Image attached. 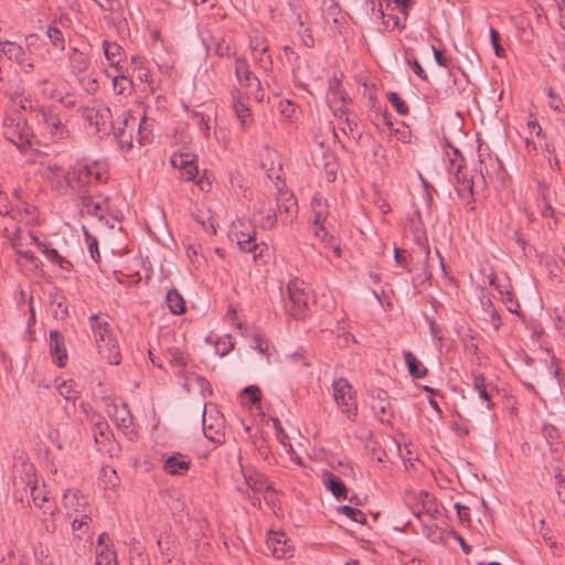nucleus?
Listing matches in <instances>:
<instances>
[{
    "mask_svg": "<svg viewBox=\"0 0 565 565\" xmlns=\"http://www.w3.org/2000/svg\"><path fill=\"white\" fill-rule=\"evenodd\" d=\"M65 520L71 523L74 540L89 542L94 532L92 529L94 508L88 499L78 490L67 489L62 498Z\"/></svg>",
    "mask_w": 565,
    "mask_h": 565,
    "instance_id": "1",
    "label": "nucleus"
},
{
    "mask_svg": "<svg viewBox=\"0 0 565 565\" xmlns=\"http://www.w3.org/2000/svg\"><path fill=\"white\" fill-rule=\"evenodd\" d=\"M151 122L146 117L137 118L129 111H125L114 122V136L122 152L128 153L136 141L140 147L151 141Z\"/></svg>",
    "mask_w": 565,
    "mask_h": 565,
    "instance_id": "2",
    "label": "nucleus"
},
{
    "mask_svg": "<svg viewBox=\"0 0 565 565\" xmlns=\"http://www.w3.org/2000/svg\"><path fill=\"white\" fill-rule=\"evenodd\" d=\"M89 324L100 359L110 365H118L121 361V353L118 342L113 335L108 316L93 315L89 318Z\"/></svg>",
    "mask_w": 565,
    "mask_h": 565,
    "instance_id": "3",
    "label": "nucleus"
},
{
    "mask_svg": "<svg viewBox=\"0 0 565 565\" xmlns=\"http://www.w3.org/2000/svg\"><path fill=\"white\" fill-rule=\"evenodd\" d=\"M106 180L105 169L98 163L86 164L78 162L72 170V190L82 191L86 186L104 182Z\"/></svg>",
    "mask_w": 565,
    "mask_h": 565,
    "instance_id": "4",
    "label": "nucleus"
},
{
    "mask_svg": "<svg viewBox=\"0 0 565 565\" xmlns=\"http://www.w3.org/2000/svg\"><path fill=\"white\" fill-rule=\"evenodd\" d=\"M332 390L333 397L342 413L353 420L358 415V403L352 385L347 379L340 377L333 381Z\"/></svg>",
    "mask_w": 565,
    "mask_h": 565,
    "instance_id": "5",
    "label": "nucleus"
},
{
    "mask_svg": "<svg viewBox=\"0 0 565 565\" xmlns=\"http://www.w3.org/2000/svg\"><path fill=\"white\" fill-rule=\"evenodd\" d=\"M4 137L19 148L30 145V128L20 115H9L3 119Z\"/></svg>",
    "mask_w": 565,
    "mask_h": 565,
    "instance_id": "6",
    "label": "nucleus"
},
{
    "mask_svg": "<svg viewBox=\"0 0 565 565\" xmlns=\"http://www.w3.org/2000/svg\"><path fill=\"white\" fill-rule=\"evenodd\" d=\"M289 301L286 303L287 312L300 319L308 307L310 295L305 290V282L300 279L289 281L287 286Z\"/></svg>",
    "mask_w": 565,
    "mask_h": 565,
    "instance_id": "7",
    "label": "nucleus"
},
{
    "mask_svg": "<svg viewBox=\"0 0 565 565\" xmlns=\"http://www.w3.org/2000/svg\"><path fill=\"white\" fill-rule=\"evenodd\" d=\"M244 224L243 222L234 223L233 228L230 233V237L232 242H236L239 249L246 253H253L254 262H258L263 258L264 248L255 242V231L254 228L243 231Z\"/></svg>",
    "mask_w": 565,
    "mask_h": 565,
    "instance_id": "8",
    "label": "nucleus"
},
{
    "mask_svg": "<svg viewBox=\"0 0 565 565\" xmlns=\"http://www.w3.org/2000/svg\"><path fill=\"white\" fill-rule=\"evenodd\" d=\"M41 173L61 193H66L70 189L74 188L72 171H65L64 168L55 162L42 164Z\"/></svg>",
    "mask_w": 565,
    "mask_h": 565,
    "instance_id": "9",
    "label": "nucleus"
},
{
    "mask_svg": "<svg viewBox=\"0 0 565 565\" xmlns=\"http://www.w3.org/2000/svg\"><path fill=\"white\" fill-rule=\"evenodd\" d=\"M249 47L252 50L256 64L264 71L271 70L273 60L269 54V44L265 35L258 31L253 30L249 35Z\"/></svg>",
    "mask_w": 565,
    "mask_h": 565,
    "instance_id": "10",
    "label": "nucleus"
},
{
    "mask_svg": "<svg viewBox=\"0 0 565 565\" xmlns=\"http://www.w3.org/2000/svg\"><path fill=\"white\" fill-rule=\"evenodd\" d=\"M41 121L44 125L46 132L54 140H62L68 137V130L64 125L62 118L51 107H42L39 110Z\"/></svg>",
    "mask_w": 565,
    "mask_h": 565,
    "instance_id": "11",
    "label": "nucleus"
},
{
    "mask_svg": "<svg viewBox=\"0 0 565 565\" xmlns=\"http://www.w3.org/2000/svg\"><path fill=\"white\" fill-rule=\"evenodd\" d=\"M0 53L17 62L25 73H30L34 68L23 47L15 42L0 41Z\"/></svg>",
    "mask_w": 565,
    "mask_h": 565,
    "instance_id": "12",
    "label": "nucleus"
},
{
    "mask_svg": "<svg viewBox=\"0 0 565 565\" xmlns=\"http://www.w3.org/2000/svg\"><path fill=\"white\" fill-rule=\"evenodd\" d=\"M311 209L313 213V234L320 236L330 216L328 202L322 196L316 195L312 198Z\"/></svg>",
    "mask_w": 565,
    "mask_h": 565,
    "instance_id": "13",
    "label": "nucleus"
},
{
    "mask_svg": "<svg viewBox=\"0 0 565 565\" xmlns=\"http://www.w3.org/2000/svg\"><path fill=\"white\" fill-rule=\"evenodd\" d=\"M235 74L238 82L246 87H256V92L254 94V98L257 102H262L264 98V94L262 93L260 82L249 70L247 64L244 61H236Z\"/></svg>",
    "mask_w": 565,
    "mask_h": 565,
    "instance_id": "14",
    "label": "nucleus"
},
{
    "mask_svg": "<svg viewBox=\"0 0 565 565\" xmlns=\"http://www.w3.org/2000/svg\"><path fill=\"white\" fill-rule=\"evenodd\" d=\"M171 163L174 168L179 169L182 179H184L186 181L196 179V177L199 174V170H198L195 161L191 154H189V153L174 154L171 158Z\"/></svg>",
    "mask_w": 565,
    "mask_h": 565,
    "instance_id": "15",
    "label": "nucleus"
},
{
    "mask_svg": "<svg viewBox=\"0 0 565 565\" xmlns=\"http://www.w3.org/2000/svg\"><path fill=\"white\" fill-rule=\"evenodd\" d=\"M113 418L116 422L118 428L122 430L129 440L132 441L137 438V431L134 426L132 416L126 404H122L121 407L115 406Z\"/></svg>",
    "mask_w": 565,
    "mask_h": 565,
    "instance_id": "16",
    "label": "nucleus"
},
{
    "mask_svg": "<svg viewBox=\"0 0 565 565\" xmlns=\"http://www.w3.org/2000/svg\"><path fill=\"white\" fill-rule=\"evenodd\" d=\"M106 201L102 198H94L93 195H82V212L97 217L99 221L104 220L107 214Z\"/></svg>",
    "mask_w": 565,
    "mask_h": 565,
    "instance_id": "17",
    "label": "nucleus"
},
{
    "mask_svg": "<svg viewBox=\"0 0 565 565\" xmlns=\"http://www.w3.org/2000/svg\"><path fill=\"white\" fill-rule=\"evenodd\" d=\"M267 546L276 558L292 556L291 546L287 543L284 533L270 532L267 539Z\"/></svg>",
    "mask_w": 565,
    "mask_h": 565,
    "instance_id": "18",
    "label": "nucleus"
},
{
    "mask_svg": "<svg viewBox=\"0 0 565 565\" xmlns=\"http://www.w3.org/2000/svg\"><path fill=\"white\" fill-rule=\"evenodd\" d=\"M50 350L55 363L62 367L67 360V352L62 333L57 330L50 332Z\"/></svg>",
    "mask_w": 565,
    "mask_h": 565,
    "instance_id": "19",
    "label": "nucleus"
},
{
    "mask_svg": "<svg viewBox=\"0 0 565 565\" xmlns=\"http://www.w3.org/2000/svg\"><path fill=\"white\" fill-rule=\"evenodd\" d=\"M191 461L181 454L170 456L163 463V470L172 476L184 475L190 468Z\"/></svg>",
    "mask_w": 565,
    "mask_h": 565,
    "instance_id": "20",
    "label": "nucleus"
},
{
    "mask_svg": "<svg viewBox=\"0 0 565 565\" xmlns=\"http://www.w3.org/2000/svg\"><path fill=\"white\" fill-rule=\"evenodd\" d=\"M103 50L109 65L121 72L122 67L120 63L125 55L122 47L116 42L105 40L103 42Z\"/></svg>",
    "mask_w": 565,
    "mask_h": 565,
    "instance_id": "21",
    "label": "nucleus"
},
{
    "mask_svg": "<svg viewBox=\"0 0 565 565\" xmlns=\"http://www.w3.org/2000/svg\"><path fill=\"white\" fill-rule=\"evenodd\" d=\"M26 238L34 242V244L38 245L40 250L46 256L49 260L58 264V266L64 270H71L72 263L62 257L55 248H50L45 244H42L41 242H39L36 237L32 236L31 234H28Z\"/></svg>",
    "mask_w": 565,
    "mask_h": 565,
    "instance_id": "22",
    "label": "nucleus"
},
{
    "mask_svg": "<svg viewBox=\"0 0 565 565\" xmlns=\"http://www.w3.org/2000/svg\"><path fill=\"white\" fill-rule=\"evenodd\" d=\"M322 482L326 486L328 490L331 491V493L337 499L345 500L348 495V489L345 484L340 480L339 477L333 475L332 472L324 471L322 475Z\"/></svg>",
    "mask_w": 565,
    "mask_h": 565,
    "instance_id": "23",
    "label": "nucleus"
},
{
    "mask_svg": "<svg viewBox=\"0 0 565 565\" xmlns=\"http://www.w3.org/2000/svg\"><path fill=\"white\" fill-rule=\"evenodd\" d=\"M278 209L284 212L289 222H292L298 214V204L294 194L289 192H282L278 198Z\"/></svg>",
    "mask_w": 565,
    "mask_h": 565,
    "instance_id": "24",
    "label": "nucleus"
},
{
    "mask_svg": "<svg viewBox=\"0 0 565 565\" xmlns=\"http://www.w3.org/2000/svg\"><path fill=\"white\" fill-rule=\"evenodd\" d=\"M206 406H204L203 411V431L206 438L210 440L221 444L224 440V433H223V419L216 418L215 423L213 424H206Z\"/></svg>",
    "mask_w": 565,
    "mask_h": 565,
    "instance_id": "25",
    "label": "nucleus"
},
{
    "mask_svg": "<svg viewBox=\"0 0 565 565\" xmlns=\"http://www.w3.org/2000/svg\"><path fill=\"white\" fill-rule=\"evenodd\" d=\"M403 356L407 370L414 379L426 376L427 367L411 351H405Z\"/></svg>",
    "mask_w": 565,
    "mask_h": 565,
    "instance_id": "26",
    "label": "nucleus"
},
{
    "mask_svg": "<svg viewBox=\"0 0 565 565\" xmlns=\"http://www.w3.org/2000/svg\"><path fill=\"white\" fill-rule=\"evenodd\" d=\"M367 6L370 7L373 13H377L379 17L383 19V24L387 29H404L405 24L401 21L399 17L394 14H385L382 9V4L380 8H376L375 0H367Z\"/></svg>",
    "mask_w": 565,
    "mask_h": 565,
    "instance_id": "27",
    "label": "nucleus"
},
{
    "mask_svg": "<svg viewBox=\"0 0 565 565\" xmlns=\"http://www.w3.org/2000/svg\"><path fill=\"white\" fill-rule=\"evenodd\" d=\"M473 388L478 392L480 398L490 403L494 387L491 383L486 382V377L482 374L475 373L472 375Z\"/></svg>",
    "mask_w": 565,
    "mask_h": 565,
    "instance_id": "28",
    "label": "nucleus"
},
{
    "mask_svg": "<svg viewBox=\"0 0 565 565\" xmlns=\"http://www.w3.org/2000/svg\"><path fill=\"white\" fill-rule=\"evenodd\" d=\"M383 398L379 401H373L372 403V411L374 415L382 422V423H390L391 422V407L390 402L387 401V393H382Z\"/></svg>",
    "mask_w": 565,
    "mask_h": 565,
    "instance_id": "29",
    "label": "nucleus"
},
{
    "mask_svg": "<svg viewBox=\"0 0 565 565\" xmlns=\"http://www.w3.org/2000/svg\"><path fill=\"white\" fill-rule=\"evenodd\" d=\"M166 302L173 315H181L185 311L184 299L177 289H171L167 292Z\"/></svg>",
    "mask_w": 565,
    "mask_h": 565,
    "instance_id": "30",
    "label": "nucleus"
},
{
    "mask_svg": "<svg viewBox=\"0 0 565 565\" xmlns=\"http://www.w3.org/2000/svg\"><path fill=\"white\" fill-rule=\"evenodd\" d=\"M70 63L72 72L76 75L86 72L89 65V61L86 55L77 49H73V52L70 54Z\"/></svg>",
    "mask_w": 565,
    "mask_h": 565,
    "instance_id": "31",
    "label": "nucleus"
},
{
    "mask_svg": "<svg viewBox=\"0 0 565 565\" xmlns=\"http://www.w3.org/2000/svg\"><path fill=\"white\" fill-rule=\"evenodd\" d=\"M191 120L199 128L202 136L205 139H209L210 131H211V121H212L211 115H206L201 111H192Z\"/></svg>",
    "mask_w": 565,
    "mask_h": 565,
    "instance_id": "32",
    "label": "nucleus"
},
{
    "mask_svg": "<svg viewBox=\"0 0 565 565\" xmlns=\"http://www.w3.org/2000/svg\"><path fill=\"white\" fill-rule=\"evenodd\" d=\"M233 108L243 128H248L253 121L250 109L241 99L234 97Z\"/></svg>",
    "mask_w": 565,
    "mask_h": 565,
    "instance_id": "33",
    "label": "nucleus"
},
{
    "mask_svg": "<svg viewBox=\"0 0 565 565\" xmlns=\"http://www.w3.org/2000/svg\"><path fill=\"white\" fill-rule=\"evenodd\" d=\"M455 188L458 195L462 199L471 196L473 190V181L469 178H466L465 175H461L460 173H455Z\"/></svg>",
    "mask_w": 565,
    "mask_h": 565,
    "instance_id": "34",
    "label": "nucleus"
},
{
    "mask_svg": "<svg viewBox=\"0 0 565 565\" xmlns=\"http://www.w3.org/2000/svg\"><path fill=\"white\" fill-rule=\"evenodd\" d=\"M58 394L68 402H75L79 397V391L76 388L74 381L68 380L62 382L57 386Z\"/></svg>",
    "mask_w": 565,
    "mask_h": 565,
    "instance_id": "35",
    "label": "nucleus"
},
{
    "mask_svg": "<svg viewBox=\"0 0 565 565\" xmlns=\"http://www.w3.org/2000/svg\"><path fill=\"white\" fill-rule=\"evenodd\" d=\"M30 486V495L32 498V501L36 508H43L42 503H49V492L44 490V488H40L36 484H31V481H29Z\"/></svg>",
    "mask_w": 565,
    "mask_h": 565,
    "instance_id": "36",
    "label": "nucleus"
},
{
    "mask_svg": "<svg viewBox=\"0 0 565 565\" xmlns=\"http://www.w3.org/2000/svg\"><path fill=\"white\" fill-rule=\"evenodd\" d=\"M96 565H117V558L110 548L96 550Z\"/></svg>",
    "mask_w": 565,
    "mask_h": 565,
    "instance_id": "37",
    "label": "nucleus"
},
{
    "mask_svg": "<svg viewBox=\"0 0 565 565\" xmlns=\"http://www.w3.org/2000/svg\"><path fill=\"white\" fill-rule=\"evenodd\" d=\"M326 247L332 249V253L335 257L340 258L342 255V249L340 245L337 243V239L333 235H330L327 232V227H324L323 232H321L320 236H318Z\"/></svg>",
    "mask_w": 565,
    "mask_h": 565,
    "instance_id": "38",
    "label": "nucleus"
},
{
    "mask_svg": "<svg viewBox=\"0 0 565 565\" xmlns=\"http://www.w3.org/2000/svg\"><path fill=\"white\" fill-rule=\"evenodd\" d=\"M338 511H339V513L348 516L352 521H355V522H359V523H364L365 522L364 513L361 510L356 509V508H353V507H350V505H341V507L338 508Z\"/></svg>",
    "mask_w": 565,
    "mask_h": 565,
    "instance_id": "39",
    "label": "nucleus"
},
{
    "mask_svg": "<svg viewBox=\"0 0 565 565\" xmlns=\"http://www.w3.org/2000/svg\"><path fill=\"white\" fill-rule=\"evenodd\" d=\"M298 23H299L298 34L301 38L303 45L307 47H313L315 46V38L311 33V29L309 26L305 25L300 15H298Z\"/></svg>",
    "mask_w": 565,
    "mask_h": 565,
    "instance_id": "40",
    "label": "nucleus"
},
{
    "mask_svg": "<svg viewBox=\"0 0 565 565\" xmlns=\"http://www.w3.org/2000/svg\"><path fill=\"white\" fill-rule=\"evenodd\" d=\"M46 34H47V38L50 39V41L52 42V44L56 49L64 51L65 40H64V35L60 29H57L56 26H49Z\"/></svg>",
    "mask_w": 565,
    "mask_h": 565,
    "instance_id": "41",
    "label": "nucleus"
},
{
    "mask_svg": "<svg viewBox=\"0 0 565 565\" xmlns=\"http://www.w3.org/2000/svg\"><path fill=\"white\" fill-rule=\"evenodd\" d=\"M130 81L125 75H116L113 78V88L117 95H124L130 90Z\"/></svg>",
    "mask_w": 565,
    "mask_h": 565,
    "instance_id": "42",
    "label": "nucleus"
},
{
    "mask_svg": "<svg viewBox=\"0 0 565 565\" xmlns=\"http://www.w3.org/2000/svg\"><path fill=\"white\" fill-rule=\"evenodd\" d=\"M21 232L20 230H17L14 233V236L11 238L12 245L15 248L17 253L23 256L24 258L29 259L30 262H33L35 259L34 255L30 250H24L22 248V237L20 236Z\"/></svg>",
    "mask_w": 565,
    "mask_h": 565,
    "instance_id": "43",
    "label": "nucleus"
},
{
    "mask_svg": "<svg viewBox=\"0 0 565 565\" xmlns=\"http://www.w3.org/2000/svg\"><path fill=\"white\" fill-rule=\"evenodd\" d=\"M108 430V423L104 417H98V423H95L94 438L96 443H103L106 439V431Z\"/></svg>",
    "mask_w": 565,
    "mask_h": 565,
    "instance_id": "44",
    "label": "nucleus"
},
{
    "mask_svg": "<svg viewBox=\"0 0 565 565\" xmlns=\"http://www.w3.org/2000/svg\"><path fill=\"white\" fill-rule=\"evenodd\" d=\"M388 99L399 115L408 114V107L397 93H390Z\"/></svg>",
    "mask_w": 565,
    "mask_h": 565,
    "instance_id": "45",
    "label": "nucleus"
},
{
    "mask_svg": "<svg viewBox=\"0 0 565 565\" xmlns=\"http://www.w3.org/2000/svg\"><path fill=\"white\" fill-rule=\"evenodd\" d=\"M452 151H454V157H451L449 159V161H450L449 171L454 172V174L455 173H460L461 172V168H462L463 158L461 157V154H460L458 149L454 148Z\"/></svg>",
    "mask_w": 565,
    "mask_h": 565,
    "instance_id": "46",
    "label": "nucleus"
},
{
    "mask_svg": "<svg viewBox=\"0 0 565 565\" xmlns=\"http://www.w3.org/2000/svg\"><path fill=\"white\" fill-rule=\"evenodd\" d=\"M387 7L395 6L399 12L404 15V20H406L408 15V10L412 6L411 0H386Z\"/></svg>",
    "mask_w": 565,
    "mask_h": 565,
    "instance_id": "47",
    "label": "nucleus"
},
{
    "mask_svg": "<svg viewBox=\"0 0 565 565\" xmlns=\"http://www.w3.org/2000/svg\"><path fill=\"white\" fill-rule=\"evenodd\" d=\"M555 490L559 500L565 503V477L561 472L555 475Z\"/></svg>",
    "mask_w": 565,
    "mask_h": 565,
    "instance_id": "48",
    "label": "nucleus"
},
{
    "mask_svg": "<svg viewBox=\"0 0 565 565\" xmlns=\"http://www.w3.org/2000/svg\"><path fill=\"white\" fill-rule=\"evenodd\" d=\"M490 38H491V44L494 49V52L497 54V56H503V53H504V49L500 45L499 41H500V34L497 30L494 29H491L490 30Z\"/></svg>",
    "mask_w": 565,
    "mask_h": 565,
    "instance_id": "49",
    "label": "nucleus"
},
{
    "mask_svg": "<svg viewBox=\"0 0 565 565\" xmlns=\"http://www.w3.org/2000/svg\"><path fill=\"white\" fill-rule=\"evenodd\" d=\"M243 394L247 396L253 404L260 402V390L257 386H248L243 391Z\"/></svg>",
    "mask_w": 565,
    "mask_h": 565,
    "instance_id": "50",
    "label": "nucleus"
},
{
    "mask_svg": "<svg viewBox=\"0 0 565 565\" xmlns=\"http://www.w3.org/2000/svg\"><path fill=\"white\" fill-rule=\"evenodd\" d=\"M433 51L437 64L443 67H447L449 65L450 58L445 55V52L436 49L435 46H433Z\"/></svg>",
    "mask_w": 565,
    "mask_h": 565,
    "instance_id": "51",
    "label": "nucleus"
},
{
    "mask_svg": "<svg viewBox=\"0 0 565 565\" xmlns=\"http://www.w3.org/2000/svg\"><path fill=\"white\" fill-rule=\"evenodd\" d=\"M215 53L218 56L230 55V53H231V44L226 40L222 39L220 42H217V44L215 46Z\"/></svg>",
    "mask_w": 565,
    "mask_h": 565,
    "instance_id": "52",
    "label": "nucleus"
},
{
    "mask_svg": "<svg viewBox=\"0 0 565 565\" xmlns=\"http://www.w3.org/2000/svg\"><path fill=\"white\" fill-rule=\"evenodd\" d=\"M275 223H276V214L269 210L268 214L260 222V226L264 230H270L274 227Z\"/></svg>",
    "mask_w": 565,
    "mask_h": 565,
    "instance_id": "53",
    "label": "nucleus"
},
{
    "mask_svg": "<svg viewBox=\"0 0 565 565\" xmlns=\"http://www.w3.org/2000/svg\"><path fill=\"white\" fill-rule=\"evenodd\" d=\"M254 343V349L258 350L262 354H268L269 345L267 342L263 341L259 334L255 335Z\"/></svg>",
    "mask_w": 565,
    "mask_h": 565,
    "instance_id": "54",
    "label": "nucleus"
},
{
    "mask_svg": "<svg viewBox=\"0 0 565 565\" xmlns=\"http://www.w3.org/2000/svg\"><path fill=\"white\" fill-rule=\"evenodd\" d=\"M88 249L90 253L92 258L97 262L99 258V250H98V242L96 238H88Z\"/></svg>",
    "mask_w": 565,
    "mask_h": 565,
    "instance_id": "55",
    "label": "nucleus"
},
{
    "mask_svg": "<svg viewBox=\"0 0 565 565\" xmlns=\"http://www.w3.org/2000/svg\"><path fill=\"white\" fill-rule=\"evenodd\" d=\"M100 7L104 10L114 12L120 10L121 4L119 0H104V2L100 3Z\"/></svg>",
    "mask_w": 565,
    "mask_h": 565,
    "instance_id": "56",
    "label": "nucleus"
},
{
    "mask_svg": "<svg viewBox=\"0 0 565 565\" xmlns=\"http://www.w3.org/2000/svg\"><path fill=\"white\" fill-rule=\"evenodd\" d=\"M394 258L398 265L403 267L407 266V255L404 250H401L399 248L395 247Z\"/></svg>",
    "mask_w": 565,
    "mask_h": 565,
    "instance_id": "57",
    "label": "nucleus"
},
{
    "mask_svg": "<svg viewBox=\"0 0 565 565\" xmlns=\"http://www.w3.org/2000/svg\"><path fill=\"white\" fill-rule=\"evenodd\" d=\"M195 183L196 185L202 190V191H205V192H209L212 188V183L211 181L209 180L207 177L205 175H202L200 177L199 179L195 180Z\"/></svg>",
    "mask_w": 565,
    "mask_h": 565,
    "instance_id": "58",
    "label": "nucleus"
},
{
    "mask_svg": "<svg viewBox=\"0 0 565 565\" xmlns=\"http://www.w3.org/2000/svg\"><path fill=\"white\" fill-rule=\"evenodd\" d=\"M58 102L66 108H73L76 106V100L70 94L60 96Z\"/></svg>",
    "mask_w": 565,
    "mask_h": 565,
    "instance_id": "59",
    "label": "nucleus"
},
{
    "mask_svg": "<svg viewBox=\"0 0 565 565\" xmlns=\"http://www.w3.org/2000/svg\"><path fill=\"white\" fill-rule=\"evenodd\" d=\"M414 73L422 79H427V74L417 60L412 63Z\"/></svg>",
    "mask_w": 565,
    "mask_h": 565,
    "instance_id": "60",
    "label": "nucleus"
},
{
    "mask_svg": "<svg viewBox=\"0 0 565 565\" xmlns=\"http://www.w3.org/2000/svg\"><path fill=\"white\" fill-rule=\"evenodd\" d=\"M246 482L249 488H252L254 491H262L264 488V482L258 479H253L252 477L246 478Z\"/></svg>",
    "mask_w": 565,
    "mask_h": 565,
    "instance_id": "61",
    "label": "nucleus"
},
{
    "mask_svg": "<svg viewBox=\"0 0 565 565\" xmlns=\"http://www.w3.org/2000/svg\"><path fill=\"white\" fill-rule=\"evenodd\" d=\"M42 504H43V508H39V509L42 510L43 514H47L51 516H53L55 514L56 507H55L54 502H51V500L49 499V503H42Z\"/></svg>",
    "mask_w": 565,
    "mask_h": 565,
    "instance_id": "62",
    "label": "nucleus"
},
{
    "mask_svg": "<svg viewBox=\"0 0 565 565\" xmlns=\"http://www.w3.org/2000/svg\"><path fill=\"white\" fill-rule=\"evenodd\" d=\"M284 52L286 57L290 61L294 58L296 62L299 61L300 56L297 52H295L290 46H285Z\"/></svg>",
    "mask_w": 565,
    "mask_h": 565,
    "instance_id": "63",
    "label": "nucleus"
},
{
    "mask_svg": "<svg viewBox=\"0 0 565 565\" xmlns=\"http://www.w3.org/2000/svg\"><path fill=\"white\" fill-rule=\"evenodd\" d=\"M136 70L138 71V76L141 81H149L150 72L142 66H136Z\"/></svg>",
    "mask_w": 565,
    "mask_h": 565,
    "instance_id": "64",
    "label": "nucleus"
}]
</instances>
